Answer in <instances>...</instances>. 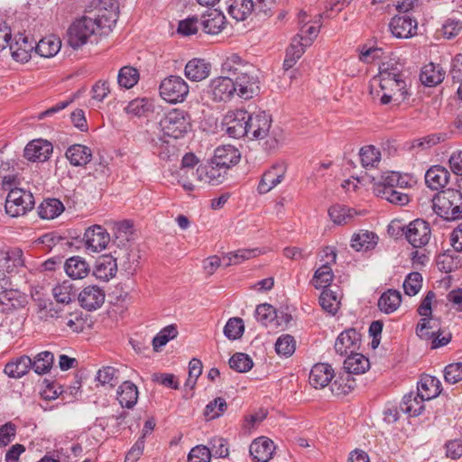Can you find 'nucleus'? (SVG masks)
<instances>
[{
  "mask_svg": "<svg viewBox=\"0 0 462 462\" xmlns=\"http://www.w3.org/2000/svg\"><path fill=\"white\" fill-rule=\"evenodd\" d=\"M52 144L45 140L31 141L24 148L23 156L31 162H45L52 152Z\"/></svg>",
  "mask_w": 462,
  "mask_h": 462,
  "instance_id": "obj_18",
  "label": "nucleus"
},
{
  "mask_svg": "<svg viewBox=\"0 0 462 462\" xmlns=\"http://www.w3.org/2000/svg\"><path fill=\"white\" fill-rule=\"evenodd\" d=\"M152 382L162 384L168 388L177 390L180 387V383H179L178 380L176 379L175 375L172 374L154 373L152 375Z\"/></svg>",
  "mask_w": 462,
  "mask_h": 462,
  "instance_id": "obj_63",
  "label": "nucleus"
},
{
  "mask_svg": "<svg viewBox=\"0 0 462 462\" xmlns=\"http://www.w3.org/2000/svg\"><path fill=\"white\" fill-rule=\"evenodd\" d=\"M211 451L206 446H196L189 453V462H210Z\"/></svg>",
  "mask_w": 462,
  "mask_h": 462,
  "instance_id": "obj_60",
  "label": "nucleus"
},
{
  "mask_svg": "<svg viewBox=\"0 0 462 462\" xmlns=\"http://www.w3.org/2000/svg\"><path fill=\"white\" fill-rule=\"evenodd\" d=\"M402 233L407 241L415 248L425 246L431 237L430 224L420 218H417L403 226Z\"/></svg>",
  "mask_w": 462,
  "mask_h": 462,
  "instance_id": "obj_9",
  "label": "nucleus"
},
{
  "mask_svg": "<svg viewBox=\"0 0 462 462\" xmlns=\"http://www.w3.org/2000/svg\"><path fill=\"white\" fill-rule=\"evenodd\" d=\"M116 9V7L114 8V5H111L110 10L106 8L97 9V13L92 17L97 24L96 32L98 30L105 33L112 31V28L115 26L117 19Z\"/></svg>",
  "mask_w": 462,
  "mask_h": 462,
  "instance_id": "obj_30",
  "label": "nucleus"
},
{
  "mask_svg": "<svg viewBox=\"0 0 462 462\" xmlns=\"http://www.w3.org/2000/svg\"><path fill=\"white\" fill-rule=\"evenodd\" d=\"M444 378L447 383H456L462 380V363L449 364L445 367Z\"/></svg>",
  "mask_w": 462,
  "mask_h": 462,
  "instance_id": "obj_62",
  "label": "nucleus"
},
{
  "mask_svg": "<svg viewBox=\"0 0 462 462\" xmlns=\"http://www.w3.org/2000/svg\"><path fill=\"white\" fill-rule=\"evenodd\" d=\"M241 159V153L238 149H236L233 145H223L217 147L215 150L214 163H217V166L220 168H224L226 170H229L231 167L236 165Z\"/></svg>",
  "mask_w": 462,
  "mask_h": 462,
  "instance_id": "obj_21",
  "label": "nucleus"
},
{
  "mask_svg": "<svg viewBox=\"0 0 462 462\" xmlns=\"http://www.w3.org/2000/svg\"><path fill=\"white\" fill-rule=\"evenodd\" d=\"M296 348L294 337L289 334L282 335L275 343L276 353L280 356H291Z\"/></svg>",
  "mask_w": 462,
  "mask_h": 462,
  "instance_id": "obj_53",
  "label": "nucleus"
},
{
  "mask_svg": "<svg viewBox=\"0 0 462 462\" xmlns=\"http://www.w3.org/2000/svg\"><path fill=\"white\" fill-rule=\"evenodd\" d=\"M137 386L130 381L124 382L117 391V400L122 407L132 409L137 402Z\"/></svg>",
  "mask_w": 462,
  "mask_h": 462,
  "instance_id": "obj_33",
  "label": "nucleus"
},
{
  "mask_svg": "<svg viewBox=\"0 0 462 462\" xmlns=\"http://www.w3.org/2000/svg\"><path fill=\"white\" fill-rule=\"evenodd\" d=\"M374 194L392 204L404 206L410 201L408 194L397 190L396 189L384 188L383 186H374Z\"/></svg>",
  "mask_w": 462,
  "mask_h": 462,
  "instance_id": "obj_37",
  "label": "nucleus"
},
{
  "mask_svg": "<svg viewBox=\"0 0 462 462\" xmlns=\"http://www.w3.org/2000/svg\"><path fill=\"white\" fill-rule=\"evenodd\" d=\"M65 155L72 165L84 166L90 161L92 152L86 145L73 144L67 149Z\"/></svg>",
  "mask_w": 462,
  "mask_h": 462,
  "instance_id": "obj_36",
  "label": "nucleus"
},
{
  "mask_svg": "<svg viewBox=\"0 0 462 462\" xmlns=\"http://www.w3.org/2000/svg\"><path fill=\"white\" fill-rule=\"evenodd\" d=\"M380 87L383 91L389 90V93H397V97L403 99L405 95L406 83L404 80H397V82L392 79H384L380 81Z\"/></svg>",
  "mask_w": 462,
  "mask_h": 462,
  "instance_id": "obj_61",
  "label": "nucleus"
},
{
  "mask_svg": "<svg viewBox=\"0 0 462 462\" xmlns=\"http://www.w3.org/2000/svg\"><path fill=\"white\" fill-rule=\"evenodd\" d=\"M422 276L420 273H411L403 282L404 292L409 296L416 295L421 288Z\"/></svg>",
  "mask_w": 462,
  "mask_h": 462,
  "instance_id": "obj_58",
  "label": "nucleus"
},
{
  "mask_svg": "<svg viewBox=\"0 0 462 462\" xmlns=\"http://www.w3.org/2000/svg\"><path fill=\"white\" fill-rule=\"evenodd\" d=\"M450 173L448 171L439 165L430 167L425 173V182L432 190H439L448 182Z\"/></svg>",
  "mask_w": 462,
  "mask_h": 462,
  "instance_id": "obj_27",
  "label": "nucleus"
},
{
  "mask_svg": "<svg viewBox=\"0 0 462 462\" xmlns=\"http://www.w3.org/2000/svg\"><path fill=\"white\" fill-rule=\"evenodd\" d=\"M226 408L227 405L225 399L217 397L207 404L204 411V415L208 418V420H214L222 415Z\"/></svg>",
  "mask_w": 462,
  "mask_h": 462,
  "instance_id": "obj_56",
  "label": "nucleus"
},
{
  "mask_svg": "<svg viewBox=\"0 0 462 462\" xmlns=\"http://www.w3.org/2000/svg\"><path fill=\"white\" fill-rule=\"evenodd\" d=\"M255 317L262 325L268 327L274 322L276 314L275 309L268 303H263L256 307Z\"/></svg>",
  "mask_w": 462,
  "mask_h": 462,
  "instance_id": "obj_55",
  "label": "nucleus"
},
{
  "mask_svg": "<svg viewBox=\"0 0 462 462\" xmlns=\"http://www.w3.org/2000/svg\"><path fill=\"white\" fill-rule=\"evenodd\" d=\"M138 80L139 72L135 68L125 66L120 69L117 75V82L121 88L129 89L133 88Z\"/></svg>",
  "mask_w": 462,
  "mask_h": 462,
  "instance_id": "obj_47",
  "label": "nucleus"
},
{
  "mask_svg": "<svg viewBox=\"0 0 462 462\" xmlns=\"http://www.w3.org/2000/svg\"><path fill=\"white\" fill-rule=\"evenodd\" d=\"M287 164L283 162L274 163L263 174L257 190L260 194H266L280 184L286 174Z\"/></svg>",
  "mask_w": 462,
  "mask_h": 462,
  "instance_id": "obj_12",
  "label": "nucleus"
},
{
  "mask_svg": "<svg viewBox=\"0 0 462 462\" xmlns=\"http://www.w3.org/2000/svg\"><path fill=\"white\" fill-rule=\"evenodd\" d=\"M377 236L374 232L361 230L354 234L351 238V246L356 251H367L377 244Z\"/></svg>",
  "mask_w": 462,
  "mask_h": 462,
  "instance_id": "obj_38",
  "label": "nucleus"
},
{
  "mask_svg": "<svg viewBox=\"0 0 462 462\" xmlns=\"http://www.w3.org/2000/svg\"><path fill=\"white\" fill-rule=\"evenodd\" d=\"M227 170L217 166L214 160L205 165H200L196 170L197 179L211 185H219L225 180Z\"/></svg>",
  "mask_w": 462,
  "mask_h": 462,
  "instance_id": "obj_17",
  "label": "nucleus"
},
{
  "mask_svg": "<svg viewBox=\"0 0 462 462\" xmlns=\"http://www.w3.org/2000/svg\"><path fill=\"white\" fill-rule=\"evenodd\" d=\"M31 368H32L31 357L23 355L8 362L4 372L9 377L18 379L25 375Z\"/></svg>",
  "mask_w": 462,
  "mask_h": 462,
  "instance_id": "obj_32",
  "label": "nucleus"
},
{
  "mask_svg": "<svg viewBox=\"0 0 462 462\" xmlns=\"http://www.w3.org/2000/svg\"><path fill=\"white\" fill-rule=\"evenodd\" d=\"M441 392L440 381L430 375H424L418 383L417 393L421 400H431L437 397Z\"/></svg>",
  "mask_w": 462,
  "mask_h": 462,
  "instance_id": "obj_28",
  "label": "nucleus"
},
{
  "mask_svg": "<svg viewBox=\"0 0 462 462\" xmlns=\"http://www.w3.org/2000/svg\"><path fill=\"white\" fill-rule=\"evenodd\" d=\"M424 401L425 400L420 399L418 393L416 394L411 393L403 396L402 401L400 403V409L410 416H418L424 409Z\"/></svg>",
  "mask_w": 462,
  "mask_h": 462,
  "instance_id": "obj_45",
  "label": "nucleus"
},
{
  "mask_svg": "<svg viewBox=\"0 0 462 462\" xmlns=\"http://www.w3.org/2000/svg\"><path fill=\"white\" fill-rule=\"evenodd\" d=\"M402 301L401 293L398 291L389 290L383 293L378 300L379 309L384 313L395 311Z\"/></svg>",
  "mask_w": 462,
  "mask_h": 462,
  "instance_id": "obj_44",
  "label": "nucleus"
},
{
  "mask_svg": "<svg viewBox=\"0 0 462 462\" xmlns=\"http://www.w3.org/2000/svg\"><path fill=\"white\" fill-rule=\"evenodd\" d=\"M253 360L245 353H236L229 359V366L238 373H245L252 369Z\"/></svg>",
  "mask_w": 462,
  "mask_h": 462,
  "instance_id": "obj_52",
  "label": "nucleus"
},
{
  "mask_svg": "<svg viewBox=\"0 0 462 462\" xmlns=\"http://www.w3.org/2000/svg\"><path fill=\"white\" fill-rule=\"evenodd\" d=\"M178 336V329L175 324H171L163 328L152 339V346L154 351H158L160 347L165 346L170 340Z\"/></svg>",
  "mask_w": 462,
  "mask_h": 462,
  "instance_id": "obj_50",
  "label": "nucleus"
},
{
  "mask_svg": "<svg viewBox=\"0 0 462 462\" xmlns=\"http://www.w3.org/2000/svg\"><path fill=\"white\" fill-rule=\"evenodd\" d=\"M227 12L236 21H245L254 12L253 0H228Z\"/></svg>",
  "mask_w": 462,
  "mask_h": 462,
  "instance_id": "obj_34",
  "label": "nucleus"
},
{
  "mask_svg": "<svg viewBox=\"0 0 462 462\" xmlns=\"http://www.w3.org/2000/svg\"><path fill=\"white\" fill-rule=\"evenodd\" d=\"M340 298V290L337 285L323 289L319 295V306L328 314L335 315L339 309Z\"/></svg>",
  "mask_w": 462,
  "mask_h": 462,
  "instance_id": "obj_25",
  "label": "nucleus"
},
{
  "mask_svg": "<svg viewBox=\"0 0 462 462\" xmlns=\"http://www.w3.org/2000/svg\"><path fill=\"white\" fill-rule=\"evenodd\" d=\"M245 331L244 321L241 318H231L224 327V335L230 340H236L242 337Z\"/></svg>",
  "mask_w": 462,
  "mask_h": 462,
  "instance_id": "obj_51",
  "label": "nucleus"
},
{
  "mask_svg": "<svg viewBox=\"0 0 462 462\" xmlns=\"http://www.w3.org/2000/svg\"><path fill=\"white\" fill-rule=\"evenodd\" d=\"M434 211L446 220L462 217V193L460 190L447 189L433 199Z\"/></svg>",
  "mask_w": 462,
  "mask_h": 462,
  "instance_id": "obj_3",
  "label": "nucleus"
},
{
  "mask_svg": "<svg viewBox=\"0 0 462 462\" xmlns=\"http://www.w3.org/2000/svg\"><path fill=\"white\" fill-rule=\"evenodd\" d=\"M33 39L29 40L28 36L19 33L15 36L14 42L10 43V51L13 58L20 62H27L31 59L32 52L35 51Z\"/></svg>",
  "mask_w": 462,
  "mask_h": 462,
  "instance_id": "obj_19",
  "label": "nucleus"
},
{
  "mask_svg": "<svg viewBox=\"0 0 462 462\" xmlns=\"http://www.w3.org/2000/svg\"><path fill=\"white\" fill-rule=\"evenodd\" d=\"M221 71L224 76L211 79L204 89V96L212 102H227L236 93L245 100L259 94V69L237 54L225 60Z\"/></svg>",
  "mask_w": 462,
  "mask_h": 462,
  "instance_id": "obj_1",
  "label": "nucleus"
},
{
  "mask_svg": "<svg viewBox=\"0 0 462 462\" xmlns=\"http://www.w3.org/2000/svg\"><path fill=\"white\" fill-rule=\"evenodd\" d=\"M274 450L273 441L266 437L258 438L250 445V454L257 462H268Z\"/></svg>",
  "mask_w": 462,
  "mask_h": 462,
  "instance_id": "obj_23",
  "label": "nucleus"
},
{
  "mask_svg": "<svg viewBox=\"0 0 462 462\" xmlns=\"http://www.w3.org/2000/svg\"><path fill=\"white\" fill-rule=\"evenodd\" d=\"M255 252L256 249H241L236 252L229 253L226 257L223 258V261H225L227 258V262L225 263L226 266L231 264H238L245 260L254 257L256 255Z\"/></svg>",
  "mask_w": 462,
  "mask_h": 462,
  "instance_id": "obj_59",
  "label": "nucleus"
},
{
  "mask_svg": "<svg viewBox=\"0 0 462 462\" xmlns=\"http://www.w3.org/2000/svg\"><path fill=\"white\" fill-rule=\"evenodd\" d=\"M113 255L117 265L127 273V274H134L139 263L138 253L130 248L127 243H124L122 246L117 245V249L113 251Z\"/></svg>",
  "mask_w": 462,
  "mask_h": 462,
  "instance_id": "obj_14",
  "label": "nucleus"
},
{
  "mask_svg": "<svg viewBox=\"0 0 462 462\" xmlns=\"http://www.w3.org/2000/svg\"><path fill=\"white\" fill-rule=\"evenodd\" d=\"M319 256L321 257L319 262L322 263L319 265V287L328 289L330 286L334 285L331 283L334 279L331 265L336 263V248L333 246H327L321 253L319 252Z\"/></svg>",
  "mask_w": 462,
  "mask_h": 462,
  "instance_id": "obj_13",
  "label": "nucleus"
},
{
  "mask_svg": "<svg viewBox=\"0 0 462 462\" xmlns=\"http://www.w3.org/2000/svg\"><path fill=\"white\" fill-rule=\"evenodd\" d=\"M462 30V22L455 19H448L442 26L443 35L447 39H452L458 35Z\"/></svg>",
  "mask_w": 462,
  "mask_h": 462,
  "instance_id": "obj_64",
  "label": "nucleus"
},
{
  "mask_svg": "<svg viewBox=\"0 0 462 462\" xmlns=\"http://www.w3.org/2000/svg\"><path fill=\"white\" fill-rule=\"evenodd\" d=\"M25 302V295L18 290L2 289L0 291V303L8 310L23 307Z\"/></svg>",
  "mask_w": 462,
  "mask_h": 462,
  "instance_id": "obj_40",
  "label": "nucleus"
},
{
  "mask_svg": "<svg viewBox=\"0 0 462 462\" xmlns=\"http://www.w3.org/2000/svg\"><path fill=\"white\" fill-rule=\"evenodd\" d=\"M310 46V40L306 39L305 42L298 38H292L291 44L286 49L285 59L283 61L284 70L291 69L305 52V49Z\"/></svg>",
  "mask_w": 462,
  "mask_h": 462,
  "instance_id": "obj_26",
  "label": "nucleus"
},
{
  "mask_svg": "<svg viewBox=\"0 0 462 462\" xmlns=\"http://www.w3.org/2000/svg\"><path fill=\"white\" fill-rule=\"evenodd\" d=\"M361 346V334L356 328H347L337 337L334 348L340 356H349L359 350Z\"/></svg>",
  "mask_w": 462,
  "mask_h": 462,
  "instance_id": "obj_10",
  "label": "nucleus"
},
{
  "mask_svg": "<svg viewBox=\"0 0 462 462\" xmlns=\"http://www.w3.org/2000/svg\"><path fill=\"white\" fill-rule=\"evenodd\" d=\"M34 207V198L30 191L14 187L5 199V209L13 217L25 215Z\"/></svg>",
  "mask_w": 462,
  "mask_h": 462,
  "instance_id": "obj_6",
  "label": "nucleus"
},
{
  "mask_svg": "<svg viewBox=\"0 0 462 462\" xmlns=\"http://www.w3.org/2000/svg\"><path fill=\"white\" fill-rule=\"evenodd\" d=\"M445 74V70L439 64L430 62L422 67L420 79L427 87H435L443 81Z\"/></svg>",
  "mask_w": 462,
  "mask_h": 462,
  "instance_id": "obj_29",
  "label": "nucleus"
},
{
  "mask_svg": "<svg viewBox=\"0 0 462 462\" xmlns=\"http://www.w3.org/2000/svg\"><path fill=\"white\" fill-rule=\"evenodd\" d=\"M440 322L438 319L422 318L417 325L416 334L423 340H430L440 332Z\"/></svg>",
  "mask_w": 462,
  "mask_h": 462,
  "instance_id": "obj_41",
  "label": "nucleus"
},
{
  "mask_svg": "<svg viewBox=\"0 0 462 462\" xmlns=\"http://www.w3.org/2000/svg\"><path fill=\"white\" fill-rule=\"evenodd\" d=\"M83 240L87 249L98 252L106 246L110 237L104 227L95 225L86 229Z\"/></svg>",
  "mask_w": 462,
  "mask_h": 462,
  "instance_id": "obj_16",
  "label": "nucleus"
},
{
  "mask_svg": "<svg viewBox=\"0 0 462 462\" xmlns=\"http://www.w3.org/2000/svg\"><path fill=\"white\" fill-rule=\"evenodd\" d=\"M160 95L171 104L183 102L189 95V88L187 82L180 76H169L160 84Z\"/></svg>",
  "mask_w": 462,
  "mask_h": 462,
  "instance_id": "obj_8",
  "label": "nucleus"
},
{
  "mask_svg": "<svg viewBox=\"0 0 462 462\" xmlns=\"http://www.w3.org/2000/svg\"><path fill=\"white\" fill-rule=\"evenodd\" d=\"M370 367L369 360L357 352L346 356L344 361V369L347 373L346 383L342 385L339 381L336 380L330 384L329 390L332 394L340 395L347 394L355 387V381L350 380V374H361L365 373Z\"/></svg>",
  "mask_w": 462,
  "mask_h": 462,
  "instance_id": "obj_4",
  "label": "nucleus"
},
{
  "mask_svg": "<svg viewBox=\"0 0 462 462\" xmlns=\"http://www.w3.org/2000/svg\"><path fill=\"white\" fill-rule=\"evenodd\" d=\"M96 23L91 16H82L68 29V43L73 49H79L87 43L88 38L96 33Z\"/></svg>",
  "mask_w": 462,
  "mask_h": 462,
  "instance_id": "obj_7",
  "label": "nucleus"
},
{
  "mask_svg": "<svg viewBox=\"0 0 462 462\" xmlns=\"http://www.w3.org/2000/svg\"><path fill=\"white\" fill-rule=\"evenodd\" d=\"M389 27L395 37L409 38L416 33L417 22L405 14L392 18Z\"/></svg>",
  "mask_w": 462,
  "mask_h": 462,
  "instance_id": "obj_20",
  "label": "nucleus"
},
{
  "mask_svg": "<svg viewBox=\"0 0 462 462\" xmlns=\"http://www.w3.org/2000/svg\"><path fill=\"white\" fill-rule=\"evenodd\" d=\"M117 271V263L113 254H103L99 256L93 268V275L101 281H109Z\"/></svg>",
  "mask_w": 462,
  "mask_h": 462,
  "instance_id": "obj_22",
  "label": "nucleus"
},
{
  "mask_svg": "<svg viewBox=\"0 0 462 462\" xmlns=\"http://www.w3.org/2000/svg\"><path fill=\"white\" fill-rule=\"evenodd\" d=\"M211 64L203 59L194 58L185 66L184 73L187 79L199 82L209 77Z\"/></svg>",
  "mask_w": 462,
  "mask_h": 462,
  "instance_id": "obj_24",
  "label": "nucleus"
},
{
  "mask_svg": "<svg viewBox=\"0 0 462 462\" xmlns=\"http://www.w3.org/2000/svg\"><path fill=\"white\" fill-rule=\"evenodd\" d=\"M408 185V181L405 180V177L402 176L397 171H390L384 173L381 180L375 182L374 186H383L384 188L397 189V188H405Z\"/></svg>",
  "mask_w": 462,
  "mask_h": 462,
  "instance_id": "obj_49",
  "label": "nucleus"
},
{
  "mask_svg": "<svg viewBox=\"0 0 462 462\" xmlns=\"http://www.w3.org/2000/svg\"><path fill=\"white\" fill-rule=\"evenodd\" d=\"M106 294L97 285L85 287L78 295L79 305L87 310H96L105 302Z\"/></svg>",
  "mask_w": 462,
  "mask_h": 462,
  "instance_id": "obj_15",
  "label": "nucleus"
},
{
  "mask_svg": "<svg viewBox=\"0 0 462 462\" xmlns=\"http://www.w3.org/2000/svg\"><path fill=\"white\" fill-rule=\"evenodd\" d=\"M97 380L102 384L115 387L118 383V370L113 366H104L97 374Z\"/></svg>",
  "mask_w": 462,
  "mask_h": 462,
  "instance_id": "obj_57",
  "label": "nucleus"
},
{
  "mask_svg": "<svg viewBox=\"0 0 462 462\" xmlns=\"http://www.w3.org/2000/svg\"><path fill=\"white\" fill-rule=\"evenodd\" d=\"M61 42L55 36H48L40 40L35 44V52L44 58H50L56 55L60 50Z\"/></svg>",
  "mask_w": 462,
  "mask_h": 462,
  "instance_id": "obj_42",
  "label": "nucleus"
},
{
  "mask_svg": "<svg viewBox=\"0 0 462 462\" xmlns=\"http://www.w3.org/2000/svg\"><path fill=\"white\" fill-rule=\"evenodd\" d=\"M160 127L164 135L178 139L190 128V120L187 114L180 109H172L161 119Z\"/></svg>",
  "mask_w": 462,
  "mask_h": 462,
  "instance_id": "obj_5",
  "label": "nucleus"
},
{
  "mask_svg": "<svg viewBox=\"0 0 462 462\" xmlns=\"http://www.w3.org/2000/svg\"><path fill=\"white\" fill-rule=\"evenodd\" d=\"M54 355L51 351H42L32 360V369L38 374L50 372L53 365Z\"/></svg>",
  "mask_w": 462,
  "mask_h": 462,
  "instance_id": "obj_46",
  "label": "nucleus"
},
{
  "mask_svg": "<svg viewBox=\"0 0 462 462\" xmlns=\"http://www.w3.org/2000/svg\"><path fill=\"white\" fill-rule=\"evenodd\" d=\"M328 213L331 221L338 226L348 224L356 215L354 209L339 204L331 206Z\"/></svg>",
  "mask_w": 462,
  "mask_h": 462,
  "instance_id": "obj_43",
  "label": "nucleus"
},
{
  "mask_svg": "<svg viewBox=\"0 0 462 462\" xmlns=\"http://www.w3.org/2000/svg\"><path fill=\"white\" fill-rule=\"evenodd\" d=\"M53 297L58 303L69 304L76 297V291H73L72 284L69 281L55 286L52 290Z\"/></svg>",
  "mask_w": 462,
  "mask_h": 462,
  "instance_id": "obj_48",
  "label": "nucleus"
},
{
  "mask_svg": "<svg viewBox=\"0 0 462 462\" xmlns=\"http://www.w3.org/2000/svg\"><path fill=\"white\" fill-rule=\"evenodd\" d=\"M200 24L206 33L216 34L224 28L225 16L217 10H212L202 15Z\"/></svg>",
  "mask_w": 462,
  "mask_h": 462,
  "instance_id": "obj_35",
  "label": "nucleus"
},
{
  "mask_svg": "<svg viewBox=\"0 0 462 462\" xmlns=\"http://www.w3.org/2000/svg\"><path fill=\"white\" fill-rule=\"evenodd\" d=\"M247 120V134L246 136L253 139L267 138L264 146L266 150L272 151L279 147L283 140L282 131L273 129L270 131L272 125V117L264 111L254 114L248 113Z\"/></svg>",
  "mask_w": 462,
  "mask_h": 462,
  "instance_id": "obj_2",
  "label": "nucleus"
},
{
  "mask_svg": "<svg viewBox=\"0 0 462 462\" xmlns=\"http://www.w3.org/2000/svg\"><path fill=\"white\" fill-rule=\"evenodd\" d=\"M248 112L245 110L229 111L224 117L223 124L226 133L234 138H241L247 134Z\"/></svg>",
  "mask_w": 462,
  "mask_h": 462,
  "instance_id": "obj_11",
  "label": "nucleus"
},
{
  "mask_svg": "<svg viewBox=\"0 0 462 462\" xmlns=\"http://www.w3.org/2000/svg\"><path fill=\"white\" fill-rule=\"evenodd\" d=\"M359 156L362 166L368 168L380 162L381 153L374 146L368 145L360 149Z\"/></svg>",
  "mask_w": 462,
  "mask_h": 462,
  "instance_id": "obj_54",
  "label": "nucleus"
},
{
  "mask_svg": "<svg viewBox=\"0 0 462 462\" xmlns=\"http://www.w3.org/2000/svg\"><path fill=\"white\" fill-rule=\"evenodd\" d=\"M65 209L63 203L58 199H46L38 207V214L43 219H54Z\"/></svg>",
  "mask_w": 462,
  "mask_h": 462,
  "instance_id": "obj_39",
  "label": "nucleus"
},
{
  "mask_svg": "<svg viewBox=\"0 0 462 462\" xmlns=\"http://www.w3.org/2000/svg\"><path fill=\"white\" fill-rule=\"evenodd\" d=\"M63 268L66 273L74 280L83 279L88 276L90 272L89 264L80 256L69 258L65 262Z\"/></svg>",
  "mask_w": 462,
  "mask_h": 462,
  "instance_id": "obj_31",
  "label": "nucleus"
}]
</instances>
